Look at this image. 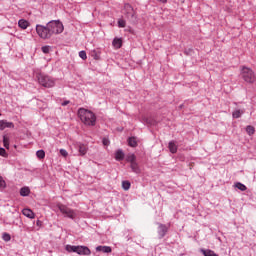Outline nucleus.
<instances>
[{"instance_id":"obj_1","label":"nucleus","mask_w":256,"mask_h":256,"mask_svg":"<svg viewBox=\"0 0 256 256\" xmlns=\"http://www.w3.org/2000/svg\"><path fill=\"white\" fill-rule=\"evenodd\" d=\"M78 117L84 123V125H88L89 127H93L97 121V117L95 114L87 109L80 108L78 110Z\"/></svg>"},{"instance_id":"obj_2","label":"nucleus","mask_w":256,"mask_h":256,"mask_svg":"<svg viewBox=\"0 0 256 256\" xmlns=\"http://www.w3.org/2000/svg\"><path fill=\"white\" fill-rule=\"evenodd\" d=\"M36 77L38 79L39 85H42V87H46L47 89L55 87V79H53V77L44 73H38Z\"/></svg>"},{"instance_id":"obj_3","label":"nucleus","mask_w":256,"mask_h":256,"mask_svg":"<svg viewBox=\"0 0 256 256\" xmlns=\"http://www.w3.org/2000/svg\"><path fill=\"white\" fill-rule=\"evenodd\" d=\"M241 77L246 83H249L250 85H253V83L256 81L255 72L253 69L246 66H242L241 68Z\"/></svg>"},{"instance_id":"obj_4","label":"nucleus","mask_w":256,"mask_h":256,"mask_svg":"<svg viewBox=\"0 0 256 256\" xmlns=\"http://www.w3.org/2000/svg\"><path fill=\"white\" fill-rule=\"evenodd\" d=\"M48 28L50 29V35H59L63 33L65 27L59 20H53L48 22Z\"/></svg>"},{"instance_id":"obj_5","label":"nucleus","mask_w":256,"mask_h":256,"mask_svg":"<svg viewBox=\"0 0 256 256\" xmlns=\"http://www.w3.org/2000/svg\"><path fill=\"white\" fill-rule=\"evenodd\" d=\"M68 253H77L78 255H91V250L86 246H66Z\"/></svg>"},{"instance_id":"obj_6","label":"nucleus","mask_w":256,"mask_h":256,"mask_svg":"<svg viewBox=\"0 0 256 256\" xmlns=\"http://www.w3.org/2000/svg\"><path fill=\"white\" fill-rule=\"evenodd\" d=\"M36 33L40 39H51V36H52L48 24L46 26L37 24Z\"/></svg>"},{"instance_id":"obj_7","label":"nucleus","mask_w":256,"mask_h":256,"mask_svg":"<svg viewBox=\"0 0 256 256\" xmlns=\"http://www.w3.org/2000/svg\"><path fill=\"white\" fill-rule=\"evenodd\" d=\"M123 13L126 15L127 19L131 21V23H135V21H137V13L131 4L124 5Z\"/></svg>"},{"instance_id":"obj_8","label":"nucleus","mask_w":256,"mask_h":256,"mask_svg":"<svg viewBox=\"0 0 256 256\" xmlns=\"http://www.w3.org/2000/svg\"><path fill=\"white\" fill-rule=\"evenodd\" d=\"M59 211L65 215V217H68L69 219H75V217H77V213L75 212V210L63 205V204H58L57 205Z\"/></svg>"},{"instance_id":"obj_9","label":"nucleus","mask_w":256,"mask_h":256,"mask_svg":"<svg viewBox=\"0 0 256 256\" xmlns=\"http://www.w3.org/2000/svg\"><path fill=\"white\" fill-rule=\"evenodd\" d=\"M15 124L13 122H8L7 120H0V131H4V129H13Z\"/></svg>"},{"instance_id":"obj_10","label":"nucleus","mask_w":256,"mask_h":256,"mask_svg":"<svg viewBox=\"0 0 256 256\" xmlns=\"http://www.w3.org/2000/svg\"><path fill=\"white\" fill-rule=\"evenodd\" d=\"M22 214L25 216V217H28V219H35V213L31 211V209L29 208H24L22 210Z\"/></svg>"},{"instance_id":"obj_11","label":"nucleus","mask_w":256,"mask_h":256,"mask_svg":"<svg viewBox=\"0 0 256 256\" xmlns=\"http://www.w3.org/2000/svg\"><path fill=\"white\" fill-rule=\"evenodd\" d=\"M112 45L114 49H121L123 47V40L121 38H114Z\"/></svg>"},{"instance_id":"obj_12","label":"nucleus","mask_w":256,"mask_h":256,"mask_svg":"<svg viewBox=\"0 0 256 256\" xmlns=\"http://www.w3.org/2000/svg\"><path fill=\"white\" fill-rule=\"evenodd\" d=\"M130 168L133 173H136L137 175L141 173V168L139 167V164L137 162H133L132 164H130Z\"/></svg>"},{"instance_id":"obj_13","label":"nucleus","mask_w":256,"mask_h":256,"mask_svg":"<svg viewBox=\"0 0 256 256\" xmlns=\"http://www.w3.org/2000/svg\"><path fill=\"white\" fill-rule=\"evenodd\" d=\"M167 231H168V228L165 225L163 224L159 225L158 233L160 237H165V235L167 234Z\"/></svg>"},{"instance_id":"obj_14","label":"nucleus","mask_w":256,"mask_h":256,"mask_svg":"<svg viewBox=\"0 0 256 256\" xmlns=\"http://www.w3.org/2000/svg\"><path fill=\"white\" fill-rule=\"evenodd\" d=\"M115 159H116V161H123V159H125V153H123V150L116 151Z\"/></svg>"},{"instance_id":"obj_15","label":"nucleus","mask_w":256,"mask_h":256,"mask_svg":"<svg viewBox=\"0 0 256 256\" xmlns=\"http://www.w3.org/2000/svg\"><path fill=\"white\" fill-rule=\"evenodd\" d=\"M18 26L20 29H27V27H29V22L25 19H21L18 21Z\"/></svg>"},{"instance_id":"obj_16","label":"nucleus","mask_w":256,"mask_h":256,"mask_svg":"<svg viewBox=\"0 0 256 256\" xmlns=\"http://www.w3.org/2000/svg\"><path fill=\"white\" fill-rule=\"evenodd\" d=\"M78 151H79L81 156L87 155V146H85V144H79L78 145Z\"/></svg>"},{"instance_id":"obj_17","label":"nucleus","mask_w":256,"mask_h":256,"mask_svg":"<svg viewBox=\"0 0 256 256\" xmlns=\"http://www.w3.org/2000/svg\"><path fill=\"white\" fill-rule=\"evenodd\" d=\"M168 149L170 153H177V144H175L173 141L169 142Z\"/></svg>"},{"instance_id":"obj_18","label":"nucleus","mask_w":256,"mask_h":256,"mask_svg":"<svg viewBox=\"0 0 256 256\" xmlns=\"http://www.w3.org/2000/svg\"><path fill=\"white\" fill-rule=\"evenodd\" d=\"M96 251H102V253H111V247L109 246H98Z\"/></svg>"},{"instance_id":"obj_19","label":"nucleus","mask_w":256,"mask_h":256,"mask_svg":"<svg viewBox=\"0 0 256 256\" xmlns=\"http://www.w3.org/2000/svg\"><path fill=\"white\" fill-rule=\"evenodd\" d=\"M29 193H31V190L29 189V187H23V188H21V190H20V195H21L22 197H27V196H29Z\"/></svg>"},{"instance_id":"obj_20","label":"nucleus","mask_w":256,"mask_h":256,"mask_svg":"<svg viewBox=\"0 0 256 256\" xmlns=\"http://www.w3.org/2000/svg\"><path fill=\"white\" fill-rule=\"evenodd\" d=\"M126 161L131 165L132 163L137 162V157L135 156V154H130L127 156Z\"/></svg>"},{"instance_id":"obj_21","label":"nucleus","mask_w":256,"mask_h":256,"mask_svg":"<svg viewBox=\"0 0 256 256\" xmlns=\"http://www.w3.org/2000/svg\"><path fill=\"white\" fill-rule=\"evenodd\" d=\"M243 113H245L244 110H236L232 113V117L234 119H239L243 115Z\"/></svg>"},{"instance_id":"obj_22","label":"nucleus","mask_w":256,"mask_h":256,"mask_svg":"<svg viewBox=\"0 0 256 256\" xmlns=\"http://www.w3.org/2000/svg\"><path fill=\"white\" fill-rule=\"evenodd\" d=\"M128 145H129L130 147H137V138H135V137H130V138L128 139Z\"/></svg>"},{"instance_id":"obj_23","label":"nucleus","mask_w":256,"mask_h":256,"mask_svg":"<svg viewBox=\"0 0 256 256\" xmlns=\"http://www.w3.org/2000/svg\"><path fill=\"white\" fill-rule=\"evenodd\" d=\"M92 57H93V59H95V61H99V59H101V52L93 50Z\"/></svg>"},{"instance_id":"obj_24","label":"nucleus","mask_w":256,"mask_h":256,"mask_svg":"<svg viewBox=\"0 0 256 256\" xmlns=\"http://www.w3.org/2000/svg\"><path fill=\"white\" fill-rule=\"evenodd\" d=\"M236 189H239L240 191H247V186L241 182H237L235 184Z\"/></svg>"},{"instance_id":"obj_25","label":"nucleus","mask_w":256,"mask_h":256,"mask_svg":"<svg viewBox=\"0 0 256 256\" xmlns=\"http://www.w3.org/2000/svg\"><path fill=\"white\" fill-rule=\"evenodd\" d=\"M122 188L124 189V191H129V189H131V182L123 181L122 182Z\"/></svg>"},{"instance_id":"obj_26","label":"nucleus","mask_w":256,"mask_h":256,"mask_svg":"<svg viewBox=\"0 0 256 256\" xmlns=\"http://www.w3.org/2000/svg\"><path fill=\"white\" fill-rule=\"evenodd\" d=\"M246 132L248 133V135H255V127L249 125L246 127Z\"/></svg>"},{"instance_id":"obj_27","label":"nucleus","mask_w":256,"mask_h":256,"mask_svg":"<svg viewBox=\"0 0 256 256\" xmlns=\"http://www.w3.org/2000/svg\"><path fill=\"white\" fill-rule=\"evenodd\" d=\"M3 143H4V147L6 149H9V136H7V135L3 136Z\"/></svg>"},{"instance_id":"obj_28","label":"nucleus","mask_w":256,"mask_h":256,"mask_svg":"<svg viewBox=\"0 0 256 256\" xmlns=\"http://www.w3.org/2000/svg\"><path fill=\"white\" fill-rule=\"evenodd\" d=\"M36 156L38 157V159H45V151L44 150H38L36 152Z\"/></svg>"},{"instance_id":"obj_29","label":"nucleus","mask_w":256,"mask_h":256,"mask_svg":"<svg viewBox=\"0 0 256 256\" xmlns=\"http://www.w3.org/2000/svg\"><path fill=\"white\" fill-rule=\"evenodd\" d=\"M5 187H7V183L5 182V179L0 176V191L5 189Z\"/></svg>"},{"instance_id":"obj_30","label":"nucleus","mask_w":256,"mask_h":256,"mask_svg":"<svg viewBox=\"0 0 256 256\" xmlns=\"http://www.w3.org/2000/svg\"><path fill=\"white\" fill-rule=\"evenodd\" d=\"M79 57L83 59V61H85L87 59V52L85 51H80L79 52Z\"/></svg>"},{"instance_id":"obj_31","label":"nucleus","mask_w":256,"mask_h":256,"mask_svg":"<svg viewBox=\"0 0 256 256\" xmlns=\"http://www.w3.org/2000/svg\"><path fill=\"white\" fill-rule=\"evenodd\" d=\"M2 239L3 241H11V235H9L8 233H4L2 235Z\"/></svg>"},{"instance_id":"obj_32","label":"nucleus","mask_w":256,"mask_h":256,"mask_svg":"<svg viewBox=\"0 0 256 256\" xmlns=\"http://www.w3.org/2000/svg\"><path fill=\"white\" fill-rule=\"evenodd\" d=\"M125 26H126L125 20L120 19V20L118 21V27L125 28Z\"/></svg>"},{"instance_id":"obj_33","label":"nucleus","mask_w":256,"mask_h":256,"mask_svg":"<svg viewBox=\"0 0 256 256\" xmlns=\"http://www.w3.org/2000/svg\"><path fill=\"white\" fill-rule=\"evenodd\" d=\"M49 51H51V47H49V46H43L42 47V52L43 53L47 54V53H49Z\"/></svg>"},{"instance_id":"obj_34","label":"nucleus","mask_w":256,"mask_h":256,"mask_svg":"<svg viewBox=\"0 0 256 256\" xmlns=\"http://www.w3.org/2000/svg\"><path fill=\"white\" fill-rule=\"evenodd\" d=\"M60 155H62V157H67L69 153L65 149H60Z\"/></svg>"},{"instance_id":"obj_35","label":"nucleus","mask_w":256,"mask_h":256,"mask_svg":"<svg viewBox=\"0 0 256 256\" xmlns=\"http://www.w3.org/2000/svg\"><path fill=\"white\" fill-rule=\"evenodd\" d=\"M0 155L1 157H7V151L4 148H0Z\"/></svg>"},{"instance_id":"obj_36","label":"nucleus","mask_w":256,"mask_h":256,"mask_svg":"<svg viewBox=\"0 0 256 256\" xmlns=\"http://www.w3.org/2000/svg\"><path fill=\"white\" fill-rule=\"evenodd\" d=\"M102 143H103V145H105L106 147L109 145V139H107V138H104L103 140H102Z\"/></svg>"},{"instance_id":"obj_37","label":"nucleus","mask_w":256,"mask_h":256,"mask_svg":"<svg viewBox=\"0 0 256 256\" xmlns=\"http://www.w3.org/2000/svg\"><path fill=\"white\" fill-rule=\"evenodd\" d=\"M66 105H69V100L62 102V107H66Z\"/></svg>"},{"instance_id":"obj_38","label":"nucleus","mask_w":256,"mask_h":256,"mask_svg":"<svg viewBox=\"0 0 256 256\" xmlns=\"http://www.w3.org/2000/svg\"><path fill=\"white\" fill-rule=\"evenodd\" d=\"M161 3H165L167 0H159Z\"/></svg>"}]
</instances>
